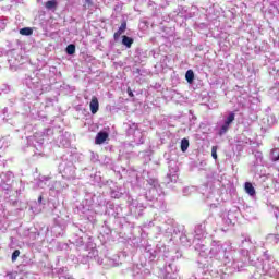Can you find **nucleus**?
Masks as SVG:
<instances>
[{
    "label": "nucleus",
    "mask_w": 279,
    "mask_h": 279,
    "mask_svg": "<svg viewBox=\"0 0 279 279\" xmlns=\"http://www.w3.org/2000/svg\"><path fill=\"white\" fill-rule=\"evenodd\" d=\"M108 132L100 131L97 133L96 138H95V144L96 145H104L106 141H108Z\"/></svg>",
    "instance_id": "nucleus-1"
},
{
    "label": "nucleus",
    "mask_w": 279,
    "mask_h": 279,
    "mask_svg": "<svg viewBox=\"0 0 279 279\" xmlns=\"http://www.w3.org/2000/svg\"><path fill=\"white\" fill-rule=\"evenodd\" d=\"M89 109L92 114H97L99 112V99H97L96 96H94L89 102Z\"/></svg>",
    "instance_id": "nucleus-2"
},
{
    "label": "nucleus",
    "mask_w": 279,
    "mask_h": 279,
    "mask_svg": "<svg viewBox=\"0 0 279 279\" xmlns=\"http://www.w3.org/2000/svg\"><path fill=\"white\" fill-rule=\"evenodd\" d=\"M125 29H128V22H122L119 29L113 34L114 40H119L122 34H125Z\"/></svg>",
    "instance_id": "nucleus-3"
},
{
    "label": "nucleus",
    "mask_w": 279,
    "mask_h": 279,
    "mask_svg": "<svg viewBox=\"0 0 279 279\" xmlns=\"http://www.w3.org/2000/svg\"><path fill=\"white\" fill-rule=\"evenodd\" d=\"M244 189H245L246 193L248 195H251V197H254V195H256V189H254V185H252V183L246 182L244 184Z\"/></svg>",
    "instance_id": "nucleus-4"
},
{
    "label": "nucleus",
    "mask_w": 279,
    "mask_h": 279,
    "mask_svg": "<svg viewBox=\"0 0 279 279\" xmlns=\"http://www.w3.org/2000/svg\"><path fill=\"white\" fill-rule=\"evenodd\" d=\"M122 45L130 49L132 45H134V39L132 37H128L125 35L122 36Z\"/></svg>",
    "instance_id": "nucleus-5"
},
{
    "label": "nucleus",
    "mask_w": 279,
    "mask_h": 279,
    "mask_svg": "<svg viewBox=\"0 0 279 279\" xmlns=\"http://www.w3.org/2000/svg\"><path fill=\"white\" fill-rule=\"evenodd\" d=\"M185 80L189 84H193V81L195 80V73L193 70H187L185 73Z\"/></svg>",
    "instance_id": "nucleus-6"
},
{
    "label": "nucleus",
    "mask_w": 279,
    "mask_h": 279,
    "mask_svg": "<svg viewBox=\"0 0 279 279\" xmlns=\"http://www.w3.org/2000/svg\"><path fill=\"white\" fill-rule=\"evenodd\" d=\"M45 8L47 10H56L58 8V0H49L46 2Z\"/></svg>",
    "instance_id": "nucleus-7"
},
{
    "label": "nucleus",
    "mask_w": 279,
    "mask_h": 279,
    "mask_svg": "<svg viewBox=\"0 0 279 279\" xmlns=\"http://www.w3.org/2000/svg\"><path fill=\"white\" fill-rule=\"evenodd\" d=\"M20 34L22 36H32V34H34V29H32V27H24L20 29Z\"/></svg>",
    "instance_id": "nucleus-8"
},
{
    "label": "nucleus",
    "mask_w": 279,
    "mask_h": 279,
    "mask_svg": "<svg viewBox=\"0 0 279 279\" xmlns=\"http://www.w3.org/2000/svg\"><path fill=\"white\" fill-rule=\"evenodd\" d=\"M234 118H235L234 112L229 113V116L227 117V119L225 121V125H228L230 128V124H232L234 122Z\"/></svg>",
    "instance_id": "nucleus-9"
},
{
    "label": "nucleus",
    "mask_w": 279,
    "mask_h": 279,
    "mask_svg": "<svg viewBox=\"0 0 279 279\" xmlns=\"http://www.w3.org/2000/svg\"><path fill=\"white\" fill-rule=\"evenodd\" d=\"M65 51L68 56H73L75 53V45L73 44L68 45Z\"/></svg>",
    "instance_id": "nucleus-10"
},
{
    "label": "nucleus",
    "mask_w": 279,
    "mask_h": 279,
    "mask_svg": "<svg viewBox=\"0 0 279 279\" xmlns=\"http://www.w3.org/2000/svg\"><path fill=\"white\" fill-rule=\"evenodd\" d=\"M189 140H186V138H183L182 141H181V151H186L187 149H189Z\"/></svg>",
    "instance_id": "nucleus-11"
},
{
    "label": "nucleus",
    "mask_w": 279,
    "mask_h": 279,
    "mask_svg": "<svg viewBox=\"0 0 279 279\" xmlns=\"http://www.w3.org/2000/svg\"><path fill=\"white\" fill-rule=\"evenodd\" d=\"M228 130H230V126L228 124L223 123L218 133L219 136H223V134H226L228 132Z\"/></svg>",
    "instance_id": "nucleus-12"
},
{
    "label": "nucleus",
    "mask_w": 279,
    "mask_h": 279,
    "mask_svg": "<svg viewBox=\"0 0 279 279\" xmlns=\"http://www.w3.org/2000/svg\"><path fill=\"white\" fill-rule=\"evenodd\" d=\"M19 256H21V251L15 250V251L12 253V257H11L12 263H14V262L16 260V258H19Z\"/></svg>",
    "instance_id": "nucleus-13"
},
{
    "label": "nucleus",
    "mask_w": 279,
    "mask_h": 279,
    "mask_svg": "<svg viewBox=\"0 0 279 279\" xmlns=\"http://www.w3.org/2000/svg\"><path fill=\"white\" fill-rule=\"evenodd\" d=\"M211 157L214 160H217V146L211 147Z\"/></svg>",
    "instance_id": "nucleus-14"
},
{
    "label": "nucleus",
    "mask_w": 279,
    "mask_h": 279,
    "mask_svg": "<svg viewBox=\"0 0 279 279\" xmlns=\"http://www.w3.org/2000/svg\"><path fill=\"white\" fill-rule=\"evenodd\" d=\"M129 97H134V93L132 92V89L129 87L126 90Z\"/></svg>",
    "instance_id": "nucleus-15"
},
{
    "label": "nucleus",
    "mask_w": 279,
    "mask_h": 279,
    "mask_svg": "<svg viewBox=\"0 0 279 279\" xmlns=\"http://www.w3.org/2000/svg\"><path fill=\"white\" fill-rule=\"evenodd\" d=\"M135 73H137V74L140 75L141 69L137 68V69L135 70Z\"/></svg>",
    "instance_id": "nucleus-16"
},
{
    "label": "nucleus",
    "mask_w": 279,
    "mask_h": 279,
    "mask_svg": "<svg viewBox=\"0 0 279 279\" xmlns=\"http://www.w3.org/2000/svg\"><path fill=\"white\" fill-rule=\"evenodd\" d=\"M38 202H39V204H40V202H43V196L38 197Z\"/></svg>",
    "instance_id": "nucleus-17"
},
{
    "label": "nucleus",
    "mask_w": 279,
    "mask_h": 279,
    "mask_svg": "<svg viewBox=\"0 0 279 279\" xmlns=\"http://www.w3.org/2000/svg\"><path fill=\"white\" fill-rule=\"evenodd\" d=\"M86 3H90V0H86Z\"/></svg>",
    "instance_id": "nucleus-18"
}]
</instances>
